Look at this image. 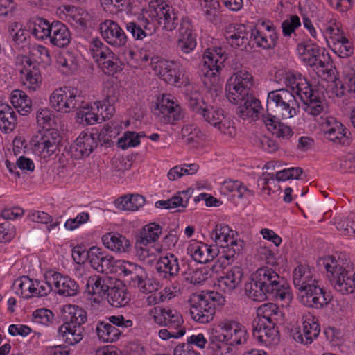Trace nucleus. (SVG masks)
Listing matches in <instances>:
<instances>
[{
    "label": "nucleus",
    "instance_id": "nucleus-1",
    "mask_svg": "<svg viewBox=\"0 0 355 355\" xmlns=\"http://www.w3.org/2000/svg\"><path fill=\"white\" fill-rule=\"evenodd\" d=\"M245 289L248 296L254 301H290L291 299L286 279L268 266L258 268L252 275V282L245 285Z\"/></svg>",
    "mask_w": 355,
    "mask_h": 355
},
{
    "label": "nucleus",
    "instance_id": "nucleus-2",
    "mask_svg": "<svg viewBox=\"0 0 355 355\" xmlns=\"http://www.w3.org/2000/svg\"><path fill=\"white\" fill-rule=\"evenodd\" d=\"M253 78L247 71H239L234 74L225 85L228 101L238 105L237 115L243 119L258 118L263 110L261 101L252 93Z\"/></svg>",
    "mask_w": 355,
    "mask_h": 355
},
{
    "label": "nucleus",
    "instance_id": "nucleus-3",
    "mask_svg": "<svg viewBox=\"0 0 355 355\" xmlns=\"http://www.w3.org/2000/svg\"><path fill=\"white\" fill-rule=\"evenodd\" d=\"M320 270L324 269L334 288L342 294L352 293L355 291V272L350 269L349 263L340 257H323L318 261Z\"/></svg>",
    "mask_w": 355,
    "mask_h": 355
},
{
    "label": "nucleus",
    "instance_id": "nucleus-4",
    "mask_svg": "<svg viewBox=\"0 0 355 355\" xmlns=\"http://www.w3.org/2000/svg\"><path fill=\"white\" fill-rule=\"evenodd\" d=\"M224 302V297L218 292L203 291L193 293L189 300L191 316L199 323H208L214 318L216 307Z\"/></svg>",
    "mask_w": 355,
    "mask_h": 355
},
{
    "label": "nucleus",
    "instance_id": "nucleus-5",
    "mask_svg": "<svg viewBox=\"0 0 355 355\" xmlns=\"http://www.w3.org/2000/svg\"><path fill=\"white\" fill-rule=\"evenodd\" d=\"M299 105L294 94L287 89L272 91L268 94L266 112L263 116H277L284 119L297 114Z\"/></svg>",
    "mask_w": 355,
    "mask_h": 355
},
{
    "label": "nucleus",
    "instance_id": "nucleus-6",
    "mask_svg": "<svg viewBox=\"0 0 355 355\" xmlns=\"http://www.w3.org/2000/svg\"><path fill=\"white\" fill-rule=\"evenodd\" d=\"M123 275L124 281L130 286L142 293H150L153 286L148 284L149 278L145 268L135 263L117 260L116 272Z\"/></svg>",
    "mask_w": 355,
    "mask_h": 355
},
{
    "label": "nucleus",
    "instance_id": "nucleus-7",
    "mask_svg": "<svg viewBox=\"0 0 355 355\" xmlns=\"http://www.w3.org/2000/svg\"><path fill=\"white\" fill-rule=\"evenodd\" d=\"M305 105L304 111L313 116H318L324 109L323 94L318 89L313 88L304 77L300 78L294 92Z\"/></svg>",
    "mask_w": 355,
    "mask_h": 355
},
{
    "label": "nucleus",
    "instance_id": "nucleus-8",
    "mask_svg": "<svg viewBox=\"0 0 355 355\" xmlns=\"http://www.w3.org/2000/svg\"><path fill=\"white\" fill-rule=\"evenodd\" d=\"M84 101L77 89L64 87L55 89L50 96L51 106L58 112L69 113L79 110Z\"/></svg>",
    "mask_w": 355,
    "mask_h": 355
},
{
    "label": "nucleus",
    "instance_id": "nucleus-9",
    "mask_svg": "<svg viewBox=\"0 0 355 355\" xmlns=\"http://www.w3.org/2000/svg\"><path fill=\"white\" fill-rule=\"evenodd\" d=\"M89 51L105 73L113 75L122 70L121 62L99 38L92 40Z\"/></svg>",
    "mask_w": 355,
    "mask_h": 355
},
{
    "label": "nucleus",
    "instance_id": "nucleus-10",
    "mask_svg": "<svg viewBox=\"0 0 355 355\" xmlns=\"http://www.w3.org/2000/svg\"><path fill=\"white\" fill-rule=\"evenodd\" d=\"M227 58V54L222 47H214L213 49H207L203 54L202 63L200 65L199 75L204 77L205 84H207V79L216 80V73L220 72L224 67L223 63Z\"/></svg>",
    "mask_w": 355,
    "mask_h": 355
},
{
    "label": "nucleus",
    "instance_id": "nucleus-11",
    "mask_svg": "<svg viewBox=\"0 0 355 355\" xmlns=\"http://www.w3.org/2000/svg\"><path fill=\"white\" fill-rule=\"evenodd\" d=\"M60 137L55 128H46L39 130L33 136L31 143L34 151L43 158L54 154L58 148Z\"/></svg>",
    "mask_w": 355,
    "mask_h": 355
},
{
    "label": "nucleus",
    "instance_id": "nucleus-12",
    "mask_svg": "<svg viewBox=\"0 0 355 355\" xmlns=\"http://www.w3.org/2000/svg\"><path fill=\"white\" fill-rule=\"evenodd\" d=\"M151 64L155 73L168 84L175 85L184 76V68L178 62L153 58Z\"/></svg>",
    "mask_w": 355,
    "mask_h": 355
},
{
    "label": "nucleus",
    "instance_id": "nucleus-13",
    "mask_svg": "<svg viewBox=\"0 0 355 355\" xmlns=\"http://www.w3.org/2000/svg\"><path fill=\"white\" fill-rule=\"evenodd\" d=\"M154 114L158 121L164 124H175L182 119L184 113L178 103L169 95H164L157 103Z\"/></svg>",
    "mask_w": 355,
    "mask_h": 355
},
{
    "label": "nucleus",
    "instance_id": "nucleus-14",
    "mask_svg": "<svg viewBox=\"0 0 355 355\" xmlns=\"http://www.w3.org/2000/svg\"><path fill=\"white\" fill-rule=\"evenodd\" d=\"M297 297L305 306L321 309L327 306L332 299L330 293L318 285V282L299 290Z\"/></svg>",
    "mask_w": 355,
    "mask_h": 355
},
{
    "label": "nucleus",
    "instance_id": "nucleus-15",
    "mask_svg": "<svg viewBox=\"0 0 355 355\" xmlns=\"http://www.w3.org/2000/svg\"><path fill=\"white\" fill-rule=\"evenodd\" d=\"M159 4L152 5V9L150 10V16L155 17L160 25L163 24V29L167 31L175 30L184 18L180 19L178 10L168 3L159 1Z\"/></svg>",
    "mask_w": 355,
    "mask_h": 355
},
{
    "label": "nucleus",
    "instance_id": "nucleus-16",
    "mask_svg": "<svg viewBox=\"0 0 355 355\" xmlns=\"http://www.w3.org/2000/svg\"><path fill=\"white\" fill-rule=\"evenodd\" d=\"M87 256L91 266L96 271L101 273L116 272L117 261L101 248L96 246L90 248Z\"/></svg>",
    "mask_w": 355,
    "mask_h": 355
},
{
    "label": "nucleus",
    "instance_id": "nucleus-17",
    "mask_svg": "<svg viewBox=\"0 0 355 355\" xmlns=\"http://www.w3.org/2000/svg\"><path fill=\"white\" fill-rule=\"evenodd\" d=\"M302 329L295 332L293 337L297 343L309 345L318 337L320 326L315 318L311 315L302 316Z\"/></svg>",
    "mask_w": 355,
    "mask_h": 355
},
{
    "label": "nucleus",
    "instance_id": "nucleus-18",
    "mask_svg": "<svg viewBox=\"0 0 355 355\" xmlns=\"http://www.w3.org/2000/svg\"><path fill=\"white\" fill-rule=\"evenodd\" d=\"M101 34L111 46L121 47L125 45L128 37L124 31L114 21L105 20L100 24Z\"/></svg>",
    "mask_w": 355,
    "mask_h": 355
},
{
    "label": "nucleus",
    "instance_id": "nucleus-19",
    "mask_svg": "<svg viewBox=\"0 0 355 355\" xmlns=\"http://www.w3.org/2000/svg\"><path fill=\"white\" fill-rule=\"evenodd\" d=\"M326 139L334 144L349 146L352 142L350 132L344 125L334 118L328 119L324 130Z\"/></svg>",
    "mask_w": 355,
    "mask_h": 355
},
{
    "label": "nucleus",
    "instance_id": "nucleus-20",
    "mask_svg": "<svg viewBox=\"0 0 355 355\" xmlns=\"http://www.w3.org/2000/svg\"><path fill=\"white\" fill-rule=\"evenodd\" d=\"M252 327L253 336L259 342L270 345L278 340L275 323H268L264 319H254Z\"/></svg>",
    "mask_w": 355,
    "mask_h": 355
},
{
    "label": "nucleus",
    "instance_id": "nucleus-21",
    "mask_svg": "<svg viewBox=\"0 0 355 355\" xmlns=\"http://www.w3.org/2000/svg\"><path fill=\"white\" fill-rule=\"evenodd\" d=\"M49 283L53 284L54 291L62 296L74 297L80 291L79 285L74 279L58 272L49 277Z\"/></svg>",
    "mask_w": 355,
    "mask_h": 355
},
{
    "label": "nucleus",
    "instance_id": "nucleus-22",
    "mask_svg": "<svg viewBox=\"0 0 355 355\" xmlns=\"http://www.w3.org/2000/svg\"><path fill=\"white\" fill-rule=\"evenodd\" d=\"M96 134L82 132L71 146V152L74 159L88 157L98 146Z\"/></svg>",
    "mask_w": 355,
    "mask_h": 355
},
{
    "label": "nucleus",
    "instance_id": "nucleus-23",
    "mask_svg": "<svg viewBox=\"0 0 355 355\" xmlns=\"http://www.w3.org/2000/svg\"><path fill=\"white\" fill-rule=\"evenodd\" d=\"M125 28L135 40H144L147 37H151L156 31L157 26L152 19L144 17L138 18L137 21H130L125 24Z\"/></svg>",
    "mask_w": 355,
    "mask_h": 355
},
{
    "label": "nucleus",
    "instance_id": "nucleus-24",
    "mask_svg": "<svg viewBox=\"0 0 355 355\" xmlns=\"http://www.w3.org/2000/svg\"><path fill=\"white\" fill-rule=\"evenodd\" d=\"M223 332L218 334V340L226 339L230 344L241 345L247 340V331L245 327L240 323L229 320L224 323Z\"/></svg>",
    "mask_w": 355,
    "mask_h": 355
},
{
    "label": "nucleus",
    "instance_id": "nucleus-25",
    "mask_svg": "<svg viewBox=\"0 0 355 355\" xmlns=\"http://www.w3.org/2000/svg\"><path fill=\"white\" fill-rule=\"evenodd\" d=\"M154 320L159 325L167 327L169 329L180 330L183 328V318L176 310L168 308L156 310Z\"/></svg>",
    "mask_w": 355,
    "mask_h": 355
},
{
    "label": "nucleus",
    "instance_id": "nucleus-26",
    "mask_svg": "<svg viewBox=\"0 0 355 355\" xmlns=\"http://www.w3.org/2000/svg\"><path fill=\"white\" fill-rule=\"evenodd\" d=\"M155 269L160 279L171 280L179 272L178 259L174 254H167L157 261Z\"/></svg>",
    "mask_w": 355,
    "mask_h": 355
},
{
    "label": "nucleus",
    "instance_id": "nucleus-27",
    "mask_svg": "<svg viewBox=\"0 0 355 355\" xmlns=\"http://www.w3.org/2000/svg\"><path fill=\"white\" fill-rule=\"evenodd\" d=\"M180 37L178 48L184 53H189L196 46V36L193 33L189 19H183L179 28Z\"/></svg>",
    "mask_w": 355,
    "mask_h": 355
},
{
    "label": "nucleus",
    "instance_id": "nucleus-28",
    "mask_svg": "<svg viewBox=\"0 0 355 355\" xmlns=\"http://www.w3.org/2000/svg\"><path fill=\"white\" fill-rule=\"evenodd\" d=\"M249 33L243 25L233 27V31H226L225 38L227 43L233 48H240L242 51H249L252 49L248 38Z\"/></svg>",
    "mask_w": 355,
    "mask_h": 355
},
{
    "label": "nucleus",
    "instance_id": "nucleus-29",
    "mask_svg": "<svg viewBox=\"0 0 355 355\" xmlns=\"http://www.w3.org/2000/svg\"><path fill=\"white\" fill-rule=\"evenodd\" d=\"M293 282L297 291L318 282L313 270L306 264H300L293 270Z\"/></svg>",
    "mask_w": 355,
    "mask_h": 355
},
{
    "label": "nucleus",
    "instance_id": "nucleus-30",
    "mask_svg": "<svg viewBox=\"0 0 355 355\" xmlns=\"http://www.w3.org/2000/svg\"><path fill=\"white\" fill-rule=\"evenodd\" d=\"M243 275V270L240 267H234L225 276L218 279V286L224 292L231 293L241 284Z\"/></svg>",
    "mask_w": 355,
    "mask_h": 355
},
{
    "label": "nucleus",
    "instance_id": "nucleus-31",
    "mask_svg": "<svg viewBox=\"0 0 355 355\" xmlns=\"http://www.w3.org/2000/svg\"><path fill=\"white\" fill-rule=\"evenodd\" d=\"M95 329L98 339L104 343L115 342L122 334V330L114 327L106 319L98 322Z\"/></svg>",
    "mask_w": 355,
    "mask_h": 355
},
{
    "label": "nucleus",
    "instance_id": "nucleus-32",
    "mask_svg": "<svg viewBox=\"0 0 355 355\" xmlns=\"http://www.w3.org/2000/svg\"><path fill=\"white\" fill-rule=\"evenodd\" d=\"M264 122L268 130L272 132L273 135L282 139H288L293 135L291 128L279 121L277 116H263Z\"/></svg>",
    "mask_w": 355,
    "mask_h": 355
},
{
    "label": "nucleus",
    "instance_id": "nucleus-33",
    "mask_svg": "<svg viewBox=\"0 0 355 355\" xmlns=\"http://www.w3.org/2000/svg\"><path fill=\"white\" fill-rule=\"evenodd\" d=\"M70 40V32L67 26L60 21H53V28L49 36L51 44L63 48L69 44Z\"/></svg>",
    "mask_w": 355,
    "mask_h": 355
},
{
    "label": "nucleus",
    "instance_id": "nucleus-34",
    "mask_svg": "<svg viewBox=\"0 0 355 355\" xmlns=\"http://www.w3.org/2000/svg\"><path fill=\"white\" fill-rule=\"evenodd\" d=\"M60 340L69 345H74L80 343L84 338L83 327H71L69 324H62L58 331Z\"/></svg>",
    "mask_w": 355,
    "mask_h": 355
},
{
    "label": "nucleus",
    "instance_id": "nucleus-35",
    "mask_svg": "<svg viewBox=\"0 0 355 355\" xmlns=\"http://www.w3.org/2000/svg\"><path fill=\"white\" fill-rule=\"evenodd\" d=\"M297 51L302 61L313 67L317 66L318 58L322 55V49L316 44L304 42L297 45Z\"/></svg>",
    "mask_w": 355,
    "mask_h": 355
},
{
    "label": "nucleus",
    "instance_id": "nucleus-36",
    "mask_svg": "<svg viewBox=\"0 0 355 355\" xmlns=\"http://www.w3.org/2000/svg\"><path fill=\"white\" fill-rule=\"evenodd\" d=\"M102 241L107 248L118 252H128L131 246L130 241L119 234L108 233L103 236Z\"/></svg>",
    "mask_w": 355,
    "mask_h": 355
},
{
    "label": "nucleus",
    "instance_id": "nucleus-37",
    "mask_svg": "<svg viewBox=\"0 0 355 355\" xmlns=\"http://www.w3.org/2000/svg\"><path fill=\"white\" fill-rule=\"evenodd\" d=\"M10 102L20 115L26 116L31 112V100L24 91L14 90L10 95Z\"/></svg>",
    "mask_w": 355,
    "mask_h": 355
},
{
    "label": "nucleus",
    "instance_id": "nucleus-38",
    "mask_svg": "<svg viewBox=\"0 0 355 355\" xmlns=\"http://www.w3.org/2000/svg\"><path fill=\"white\" fill-rule=\"evenodd\" d=\"M220 247L224 249L218 258L220 267L232 263L243 249L242 243L234 239Z\"/></svg>",
    "mask_w": 355,
    "mask_h": 355
},
{
    "label": "nucleus",
    "instance_id": "nucleus-39",
    "mask_svg": "<svg viewBox=\"0 0 355 355\" xmlns=\"http://www.w3.org/2000/svg\"><path fill=\"white\" fill-rule=\"evenodd\" d=\"M64 324L72 327H82L87 321V313L82 308L76 305H69L64 310Z\"/></svg>",
    "mask_w": 355,
    "mask_h": 355
},
{
    "label": "nucleus",
    "instance_id": "nucleus-40",
    "mask_svg": "<svg viewBox=\"0 0 355 355\" xmlns=\"http://www.w3.org/2000/svg\"><path fill=\"white\" fill-rule=\"evenodd\" d=\"M250 37L254 40L259 47L263 49H274L278 41L277 33H272L269 35L263 33L257 28L252 30Z\"/></svg>",
    "mask_w": 355,
    "mask_h": 355
},
{
    "label": "nucleus",
    "instance_id": "nucleus-41",
    "mask_svg": "<svg viewBox=\"0 0 355 355\" xmlns=\"http://www.w3.org/2000/svg\"><path fill=\"white\" fill-rule=\"evenodd\" d=\"M17 124V115L13 109L6 103H0V129L4 132L12 131Z\"/></svg>",
    "mask_w": 355,
    "mask_h": 355
},
{
    "label": "nucleus",
    "instance_id": "nucleus-42",
    "mask_svg": "<svg viewBox=\"0 0 355 355\" xmlns=\"http://www.w3.org/2000/svg\"><path fill=\"white\" fill-rule=\"evenodd\" d=\"M118 98V92L114 87L109 88L107 91V96L105 103L103 105H97L96 109L100 112L101 121H104L109 119L115 111L112 104L114 103Z\"/></svg>",
    "mask_w": 355,
    "mask_h": 355
},
{
    "label": "nucleus",
    "instance_id": "nucleus-43",
    "mask_svg": "<svg viewBox=\"0 0 355 355\" xmlns=\"http://www.w3.org/2000/svg\"><path fill=\"white\" fill-rule=\"evenodd\" d=\"M162 233V227L155 223H151L141 230L137 236L139 244H150L155 243Z\"/></svg>",
    "mask_w": 355,
    "mask_h": 355
},
{
    "label": "nucleus",
    "instance_id": "nucleus-44",
    "mask_svg": "<svg viewBox=\"0 0 355 355\" xmlns=\"http://www.w3.org/2000/svg\"><path fill=\"white\" fill-rule=\"evenodd\" d=\"M35 280L28 276H21L16 279L12 284V288L17 295L25 299L33 297L35 289Z\"/></svg>",
    "mask_w": 355,
    "mask_h": 355
},
{
    "label": "nucleus",
    "instance_id": "nucleus-45",
    "mask_svg": "<svg viewBox=\"0 0 355 355\" xmlns=\"http://www.w3.org/2000/svg\"><path fill=\"white\" fill-rule=\"evenodd\" d=\"M30 58L26 60L28 65L31 64V60L37 64H42L44 67L51 63V59L49 51L45 46L40 44H33L29 47Z\"/></svg>",
    "mask_w": 355,
    "mask_h": 355
},
{
    "label": "nucleus",
    "instance_id": "nucleus-46",
    "mask_svg": "<svg viewBox=\"0 0 355 355\" xmlns=\"http://www.w3.org/2000/svg\"><path fill=\"white\" fill-rule=\"evenodd\" d=\"M181 133L184 143L192 148H196L203 140L204 135L196 125L193 124L183 126Z\"/></svg>",
    "mask_w": 355,
    "mask_h": 355
},
{
    "label": "nucleus",
    "instance_id": "nucleus-47",
    "mask_svg": "<svg viewBox=\"0 0 355 355\" xmlns=\"http://www.w3.org/2000/svg\"><path fill=\"white\" fill-rule=\"evenodd\" d=\"M145 203V198L139 194L124 196L117 199L116 206L123 211H136Z\"/></svg>",
    "mask_w": 355,
    "mask_h": 355
},
{
    "label": "nucleus",
    "instance_id": "nucleus-48",
    "mask_svg": "<svg viewBox=\"0 0 355 355\" xmlns=\"http://www.w3.org/2000/svg\"><path fill=\"white\" fill-rule=\"evenodd\" d=\"M110 288L105 279L94 275L88 279L86 291L89 295L103 297L107 295Z\"/></svg>",
    "mask_w": 355,
    "mask_h": 355
},
{
    "label": "nucleus",
    "instance_id": "nucleus-49",
    "mask_svg": "<svg viewBox=\"0 0 355 355\" xmlns=\"http://www.w3.org/2000/svg\"><path fill=\"white\" fill-rule=\"evenodd\" d=\"M109 303L115 307L125 306L130 301V295L125 288H110L107 293Z\"/></svg>",
    "mask_w": 355,
    "mask_h": 355
},
{
    "label": "nucleus",
    "instance_id": "nucleus-50",
    "mask_svg": "<svg viewBox=\"0 0 355 355\" xmlns=\"http://www.w3.org/2000/svg\"><path fill=\"white\" fill-rule=\"evenodd\" d=\"M202 116L213 126L218 128L220 131H224L225 124L223 121L225 117L223 110L221 108L208 105Z\"/></svg>",
    "mask_w": 355,
    "mask_h": 355
},
{
    "label": "nucleus",
    "instance_id": "nucleus-51",
    "mask_svg": "<svg viewBox=\"0 0 355 355\" xmlns=\"http://www.w3.org/2000/svg\"><path fill=\"white\" fill-rule=\"evenodd\" d=\"M257 314L255 319H264L268 323H275L278 320V317L282 315L278 306L274 303L261 305L257 309Z\"/></svg>",
    "mask_w": 355,
    "mask_h": 355
},
{
    "label": "nucleus",
    "instance_id": "nucleus-52",
    "mask_svg": "<svg viewBox=\"0 0 355 355\" xmlns=\"http://www.w3.org/2000/svg\"><path fill=\"white\" fill-rule=\"evenodd\" d=\"M53 28V22L50 23L46 19L37 17L33 23L31 33L39 40L49 38Z\"/></svg>",
    "mask_w": 355,
    "mask_h": 355
},
{
    "label": "nucleus",
    "instance_id": "nucleus-53",
    "mask_svg": "<svg viewBox=\"0 0 355 355\" xmlns=\"http://www.w3.org/2000/svg\"><path fill=\"white\" fill-rule=\"evenodd\" d=\"M333 51L340 58H347L351 57L354 54V46L352 42L349 40L344 35L335 38L333 42Z\"/></svg>",
    "mask_w": 355,
    "mask_h": 355
},
{
    "label": "nucleus",
    "instance_id": "nucleus-54",
    "mask_svg": "<svg viewBox=\"0 0 355 355\" xmlns=\"http://www.w3.org/2000/svg\"><path fill=\"white\" fill-rule=\"evenodd\" d=\"M290 172L291 168L279 171L276 173L275 175L273 173H263L257 181L258 185L261 184L263 189H268L270 191H271L269 186L270 181L274 182L275 179L279 182L290 180L291 177Z\"/></svg>",
    "mask_w": 355,
    "mask_h": 355
},
{
    "label": "nucleus",
    "instance_id": "nucleus-55",
    "mask_svg": "<svg viewBox=\"0 0 355 355\" xmlns=\"http://www.w3.org/2000/svg\"><path fill=\"white\" fill-rule=\"evenodd\" d=\"M211 238L215 241L217 245L224 246V245L231 242L233 238V231L229 226L224 224H218L211 232Z\"/></svg>",
    "mask_w": 355,
    "mask_h": 355
},
{
    "label": "nucleus",
    "instance_id": "nucleus-56",
    "mask_svg": "<svg viewBox=\"0 0 355 355\" xmlns=\"http://www.w3.org/2000/svg\"><path fill=\"white\" fill-rule=\"evenodd\" d=\"M334 83L337 96H343L347 92H355V73L347 75L343 81L335 80Z\"/></svg>",
    "mask_w": 355,
    "mask_h": 355
},
{
    "label": "nucleus",
    "instance_id": "nucleus-57",
    "mask_svg": "<svg viewBox=\"0 0 355 355\" xmlns=\"http://www.w3.org/2000/svg\"><path fill=\"white\" fill-rule=\"evenodd\" d=\"M201 11L209 21H214L218 19L220 5L218 1L205 2L200 1Z\"/></svg>",
    "mask_w": 355,
    "mask_h": 355
},
{
    "label": "nucleus",
    "instance_id": "nucleus-58",
    "mask_svg": "<svg viewBox=\"0 0 355 355\" xmlns=\"http://www.w3.org/2000/svg\"><path fill=\"white\" fill-rule=\"evenodd\" d=\"M55 273V271H49L44 275L45 282H42L37 279L35 280V289L33 297L46 296L51 291H54L53 284L49 283V277Z\"/></svg>",
    "mask_w": 355,
    "mask_h": 355
},
{
    "label": "nucleus",
    "instance_id": "nucleus-59",
    "mask_svg": "<svg viewBox=\"0 0 355 355\" xmlns=\"http://www.w3.org/2000/svg\"><path fill=\"white\" fill-rule=\"evenodd\" d=\"M207 250V244L203 243L194 242L189 245L187 248L188 253L191 254L193 260L200 263H207L206 257H208V255L205 254Z\"/></svg>",
    "mask_w": 355,
    "mask_h": 355
},
{
    "label": "nucleus",
    "instance_id": "nucleus-60",
    "mask_svg": "<svg viewBox=\"0 0 355 355\" xmlns=\"http://www.w3.org/2000/svg\"><path fill=\"white\" fill-rule=\"evenodd\" d=\"M78 116L80 118L82 122H85L86 125H93L96 123H101L100 112L95 113L94 108L89 106H83L80 108L78 112Z\"/></svg>",
    "mask_w": 355,
    "mask_h": 355
},
{
    "label": "nucleus",
    "instance_id": "nucleus-61",
    "mask_svg": "<svg viewBox=\"0 0 355 355\" xmlns=\"http://www.w3.org/2000/svg\"><path fill=\"white\" fill-rule=\"evenodd\" d=\"M218 334H213L210 336V345L211 348L217 352L220 353L221 355H225L230 352L231 346L232 344L228 343L229 342L226 339L218 340Z\"/></svg>",
    "mask_w": 355,
    "mask_h": 355
},
{
    "label": "nucleus",
    "instance_id": "nucleus-62",
    "mask_svg": "<svg viewBox=\"0 0 355 355\" xmlns=\"http://www.w3.org/2000/svg\"><path fill=\"white\" fill-rule=\"evenodd\" d=\"M33 322L44 325L52 324L54 319L53 313L46 309H40L33 313Z\"/></svg>",
    "mask_w": 355,
    "mask_h": 355
},
{
    "label": "nucleus",
    "instance_id": "nucleus-63",
    "mask_svg": "<svg viewBox=\"0 0 355 355\" xmlns=\"http://www.w3.org/2000/svg\"><path fill=\"white\" fill-rule=\"evenodd\" d=\"M187 100L190 109L200 116L202 115L204 111L207 109V106H208L200 97V94L197 93L189 96Z\"/></svg>",
    "mask_w": 355,
    "mask_h": 355
},
{
    "label": "nucleus",
    "instance_id": "nucleus-64",
    "mask_svg": "<svg viewBox=\"0 0 355 355\" xmlns=\"http://www.w3.org/2000/svg\"><path fill=\"white\" fill-rule=\"evenodd\" d=\"M117 144L119 148L125 150L130 147L138 146L140 144V140L138 139L137 132L127 131L123 137L119 139Z\"/></svg>",
    "mask_w": 355,
    "mask_h": 355
}]
</instances>
